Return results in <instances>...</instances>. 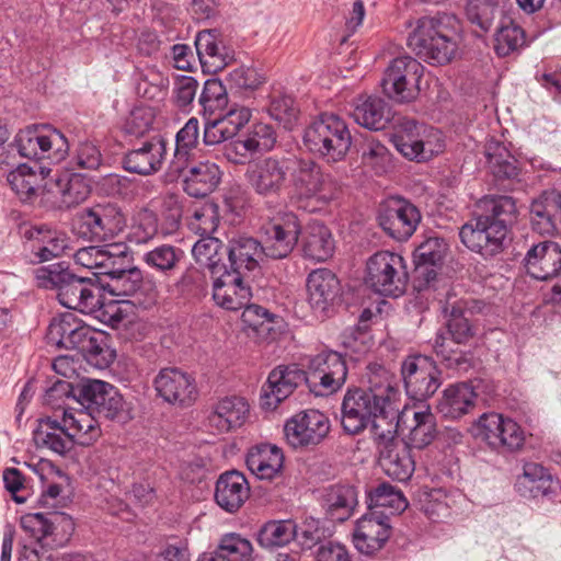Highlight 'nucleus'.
<instances>
[{"instance_id":"41","label":"nucleus","mask_w":561,"mask_h":561,"mask_svg":"<svg viewBox=\"0 0 561 561\" xmlns=\"http://www.w3.org/2000/svg\"><path fill=\"white\" fill-rule=\"evenodd\" d=\"M22 233L27 240L35 242L33 252L39 262L58 257L68 248V238L57 231L43 227L24 226L22 227Z\"/></svg>"},{"instance_id":"10","label":"nucleus","mask_w":561,"mask_h":561,"mask_svg":"<svg viewBox=\"0 0 561 561\" xmlns=\"http://www.w3.org/2000/svg\"><path fill=\"white\" fill-rule=\"evenodd\" d=\"M307 383L317 396H329L346 381L347 367L342 355L334 351H322L308 364Z\"/></svg>"},{"instance_id":"60","label":"nucleus","mask_w":561,"mask_h":561,"mask_svg":"<svg viewBox=\"0 0 561 561\" xmlns=\"http://www.w3.org/2000/svg\"><path fill=\"white\" fill-rule=\"evenodd\" d=\"M363 162L375 170L376 174H383L392 168V157L388 148L375 138L366 139L362 151Z\"/></svg>"},{"instance_id":"57","label":"nucleus","mask_w":561,"mask_h":561,"mask_svg":"<svg viewBox=\"0 0 561 561\" xmlns=\"http://www.w3.org/2000/svg\"><path fill=\"white\" fill-rule=\"evenodd\" d=\"M485 154L489 169L495 178L511 179L517 175L515 159L503 145L490 144Z\"/></svg>"},{"instance_id":"31","label":"nucleus","mask_w":561,"mask_h":561,"mask_svg":"<svg viewBox=\"0 0 561 561\" xmlns=\"http://www.w3.org/2000/svg\"><path fill=\"white\" fill-rule=\"evenodd\" d=\"M356 489L348 484H333L321 491L320 504L332 522L348 519L357 505Z\"/></svg>"},{"instance_id":"20","label":"nucleus","mask_w":561,"mask_h":561,"mask_svg":"<svg viewBox=\"0 0 561 561\" xmlns=\"http://www.w3.org/2000/svg\"><path fill=\"white\" fill-rule=\"evenodd\" d=\"M436 133L412 119H403L392 136L397 150L409 160L423 161L432 157L435 147L431 137Z\"/></svg>"},{"instance_id":"59","label":"nucleus","mask_w":561,"mask_h":561,"mask_svg":"<svg viewBox=\"0 0 561 561\" xmlns=\"http://www.w3.org/2000/svg\"><path fill=\"white\" fill-rule=\"evenodd\" d=\"M216 551L229 561H249L252 558L253 546L248 538L229 533L221 537Z\"/></svg>"},{"instance_id":"33","label":"nucleus","mask_w":561,"mask_h":561,"mask_svg":"<svg viewBox=\"0 0 561 561\" xmlns=\"http://www.w3.org/2000/svg\"><path fill=\"white\" fill-rule=\"evenodd\" d=\"M250 495L245 477L238 471L222 473L216 483L215 500L229 513L238 511Z\"/></svg>"},{"instance_id":"55","label":"nucleus","mask_w":561,"mask_h":561,"mask_svg":"<svg viewBox=\"0 0 561 561\" xmlns=\"http://www.w3.org/2000/svg\"><path fill=\"white\" fill-rule=\"evenodd\" d=\"M203 115H214L226 110L228 94L226 87L218 79H207L198 98Z\"/></svg>"},{"instance_id":"6","label":"nucleus","mask_w":561,"mask_h":561,"mask_svg":"<svg viewBox=\"0 0 561 561\" xmlns=\"http://www.w3.org/2000/svg\"><path fill=\"white\" fill-rule=\"evenodd\" d=\"M424 67L413 57L401 56L391 60L381 79L383 93L392 101L408 103L420 93Z\"/></svg>"},{"instance_id":"23","label":"nucleus","mask_w":561,"mask_h":561,"mask_svg":"<svg viewBox=\"0 0 561 561\" xmlns=\"http://www.w3.org/2000/svg\"><path fill=\"white\" fill-rule=\"evenodd\" d=\"M436 433V419L428 407L422 405L402 412V442L409 448L422 449L428 446Z\"/></svg>"},{"instance_id":"37","label":"nucleus","mask_w":561,"mask_h":561,"mask_svg":"<svg viewBox=\"0 0 561 561\" xmlns=\"http://www.w3.org/2000/svg\"><path fill=\"white\" fill-rule=\"evenodd\" d=\"M558 482L548 470L539 463L527 462L523 473L517 477L515 488L524 497L550 496L556 493Z\"/></svg>"},{"instance_id":"8","label":"nucleus","mask_w":561,"mask_h":561,"mask_svg":"<svg viewBox=\"0 0 561 561\" xmlns=\"http://www.w3.org/2000/svg\"><path fill=\"white\" fill-rule=\"evenodd\" d=\"M87 409L107 420L126 423L133 419L130 403L124 400L118 390L102 380H89L81 388Z\"/></svg>"},{"instance_id":"16","label":"nucleus","mask_w":561,"mask_h":561,"mask_svg":"<svg viewBox=\"0 0 561 561\" xmlns=\"http://www.w3.org/2000/svg\"><path fill=\"white\" fill-rule=\"evenodd\" d=\"M407 393L415 400H425L440 386L439 370L435 362L422 355L408 357L401 366Z\"/></svg>"},{"instance_id":"2","label":"nucleus","mask_w":561,"mask_h":561,"mask_svg":"<svg viewBox=\"0 0 561 561\" xmlns=\"http://www.w3.org/2000/svg\"><path fill=\"white\" fill-rule=\"evenodd\" d=\"M369 370V389H348L342 401L341 425L350 435H357L367 427L388 390L387 383L393 381L385 367L375 365Z\"/></svg>"},{"instance_id":"63","label":"nucleus","mask_w":561,"mask_h":561,"mask_svg":"<svg viewBox=\"0 0 561 561\" xmlns=\"http://www.w3.org/2000/svg\"><path fill=\"white\" fill-rule=\"evenodd\" d=\"M44 130L45 127L37 126L26 127L20 130L14 138L18 152L24 158L39 160Z\"/></svg>"},{"instance_id":"5","label":"nucleus","mask_w":561,"mask_h":561,"mask_svg":"<svg viewBox=\"0 0 561 561\" xmlns=\"http://www.w3.org/2000/svg\"><path fill=\"white\" fill-rule=\"evenodd\" d=\"M365 283L382 296L398 297L405 291L408 272L403 257L394 252L379 251L366 262Z\"/></svg>"},{"instance_id":"32","label":"nucleus","mask_w":561,"mask_h":561,"mask_svg":"<svg viewBox=\"0 0 561 561\" xmlns=\"http://www.w3.org/2000/svg\"><path fill=\"white\" fill-rule=\"evenodd\" d=\"M250 412L248 402L240 397H227L214 404L208 415L209 426L219 433H227L242 426Z\"/></svg>"},{"instance_id":"29","label":"nucleus","mask_w":561,"mask_h":561,"mask_svg":"<svg viewBox=\"0 0 561 561\" xmlns=\"http://www.w3.org/2000/svg\"><path fill=\"white\" fill-rule=\"evenodd\" d=\"M252 297L251 287L244 283L241 274L225 270L214 277L213 299L217 306L237 311L247 306Z\"/></svg>"},{"instance_id":"62","label":"nucleus","mask_w":561,"mask_h":561,"mask_svg":"<svg viewBox=\"0 0 561 561\" xmlns=\"http://www.w3.org/2000/svg\"><path fill=\"white\" fill-rule=\"evenodd\" d=\"M42 153L39 160H48L51 163H59L66 159L69 152L67 138L59 130L45 127Z\"/></svg>"},{"instance_id":"9","label":"nucleus","mask_w":561,"mask_h":561,"mask_svg":"<svg viewBox=\"0 0 561 561\" xmlns=\"http://www.w3.org/2000/svg\"><path fill=\"white\" fill-rule=\"evenodd\" d=\"M474 435L497 451L517 450L525 440L524 431L514 420L495 412L479 417Z\"/></svg>"},{"instance_id":"56","label":"nucleus","mask_w":561,"mask_h":561,"mask_svg":"<svg viewBox=\"0 0 561 561\" xmlns=\"http://www.w3.org/2000/svg\"><path fill=\"white\" fill-rule=\"evenodd\" d=\"M222 242L214 237L206 236L202 237L198 241L195 242L192 254L195 261L211 271V273H219V263L222 259Z\"/></svg>"},{"instance_id":"51","label":"nucleus","mask_w":561,"mask_h":561,"mask_svg":"<svg viewBox=\"0 0 561 561\" xmlns=\"http://www.w3.org/2000/svg\"><path fill=\"white\" fill-rule=\"evenodd\" d=\"M126 257V247L124 244L113 243L105 247H95L94 249V268L95 274L111 276L114 282L124 272L125 268L118 266V262Z\"/></svg>"},{"instance_id":"26","label":"nucleus","mask_w":561,"mask_h":561,"mask_svg":"<svg viewBox=\"0 0 561 561\" xmlns=\"http://www.w3.org/2000/svg\"><path fill=\"white\" fill-rule=\"evenodd\" d=\"M67 348L78 350L88 362L99 368L108 367L115 359V352L106 344L104 332L95 330L82 321Z\"/></svg>"},{"instance_id":"54","label":"nucleus","mask_w":561,"mask_h":561,"mask_svg":"<svg viewBox=\"0 0 561 561\" xmlns=\"http://www.w3.org/2000/svg\"><path fill=\"white\" fill-rule=\"evenodd\" d=\"M297 536V527L293 520H271L260 530L257 540L262 547L273 548L289 543Z\"/></svg>"},{"instance_id":"14","label":"nucleus","mask_w":561,"mask_h":561,"mask_svg":"<svg viewBox=\"0 0 561 561\" xmlns=\"http://www.w3.org/2000/svg\"><path fill=\"white\" fill-rule=\"evenodd\" d=\"M20 527L36 542L51 538L50 543L55 546H64L75 531L73 519L58 512L25 514L20 519Z\"/></svg>"},{"instance_id":"7","label":"nucleus","mask_w":561,"mask_h":561,"mask_svg":"<svg viewBox=\"0 0 561 561\" xmlns=\"http://www.w3.org/2000/svg\"><path fill=\"white\" fill-rule=\"evenodd\" d=\"M126 219L114 204H98L76 215L75 230L89 241H105L121 232Z\"/></svg>"},{"instance_id":"53","label":"nucleus","mask_w":561,"mask_h":561,"mask_svg":"<svg viewBox=\"0 0 561 561\" xmlns=\"http://www.w3.org/2000/svg\"><path fill=\"white\" fill-rule=\"evenodd\" d=\"M443 312L448 317V332L457 344L466 343L473 334V328L465 316L462 302L450 301V298L443 306Z\"/></svg>"},{"instance_id":"12","label":"nucleus","mask_w":561,"mask_h":561,"mask_svg":"<svg viewBox=\"0 0 561 561\" xmlns=\"http://www.w3.org/2000/svg\"><path fill=\"white\" fill-rule=\"evenodd\" d=\"M330 419L319 410L301 411L286 421L284 434L294 448H307L319 445L329 435Z\"/></svg>"},{"instance_id":"18","label":"nucleus","mask_w":561,"mask_h":561,"mask_svg":"<svg viewBox=\"0 0 561 561\" xmlns=\"http://www.w3.org/2000/svg\"><path fill=\"white\" fill-rule=\"evenodd\" d=\"M266 257L280 260L288 256L298 242L301 226L294 213L278 214L264 226Z\"/></svg>"},{"instance_id":"46","label":"nucleus","mask_w":561,"mask_h":561,"mask_svg":"<svg viewBox=\"0 0 561 561\" xmlns=\"http://www.w3.org/2000/svg\"><path fill=\"white\" fill-rule=\"evenodd\" d=\"M199 138V123L191 117L175 136V149L170 169L181 173L187 167L191 151L197 146Z\"/></svg>"},{"instance_id":"30","label":"nucleus","mask_w":561,"mask_h":561,"mask_svg":"<svg viewBox=\"0 0 561 561\" xmlns=\"http://www.w3.org/2000/svg\"><path fill=\"white\" fill-rule=\"evenodd\" d=\"M525 268L535 279L547 280L561 271V247L554 241H541L533 244L525 257Z\"/></svg>"},{"instance_id":"19","label":"nucleus","mask_w":561,"mask_h":561,"mask_svg":"<svg viewBox=\"0 0 561 561\" xmlns=\"http://www.w3.org/2000/svg\"><path fill=\"white\" fill-rule=\"evenodd\" d=\"M304 381L307 382V373L297 364L275 367L262 387L261 407L268 411L275 410Z\"/></svg>"},{"instance_id":"27","label":"nucleus","mask_w":561,"mask_h":561,"mask_svg":"<svg viewBox=\"0 0 561 561\" xmlns=\"http://www.w3.org/2000/svg\"><path fill=\"white\" fill-rule=\"evenodd\" d=\"M57 299L64 307L81 313H94L102 307L98 287L89 278L75 274L61 286Z\"/></svg>"},{"instance_id":"42","label":"nucleus","mask_w":561,"mask_h":561,"mask_svg":"<svg viewBox=\"0 0 561 561\" xmlns=\"http://www.w3.org/2000/svg\"><path fill=\"white\" fill-rule=\"evenodd\" d=\"M195 47L202 66L207 67L210 71L221 70L232 58L215 30L198 32Z\"/></svg>"},{"instance_id":"3","label":"nucleus","mask_w":561,"mask_h":561,"mask_svg":"<svg viewBox=\"0 0 561 561\" xmlns=\"http://www.w3.org/2000/svg\"><path fill=\"white\" fill-rule=\"evenodd\" d=\"M291 182L295 203L309 213L327 206L341 192V184L335 176L311 159H294Z\"/></svg>"},{"instance_id":"64","label":"nucleus","mask_w":561,"mask_h":561,"mask_svg":"<svg viewBox=\"0 0 561 561\" xmlns=\"http://www.w3.org/2000/svg\"><path fill=\"white\" fill-rule=\"evenodd\" d=\"M499 0H468L466 14L468 20L481 32H488L495 19Z\"/></svg>"},{"instance_id":"40","label":"nucleus","mask_w":561,"mask_h":561,"mask_svg":"<svg viewBox=\"0 0 561 561\" xmlns=\"http://www.w3.org/2000/svg\"><path fill=\"white\" fill-rule=\"evenodd\" d=\"M284 455L279 447L261 444L252 447L247 456V466L261 480H272L280 474Z\"/></svg>"},{"instance_id":"15","label":"nucleus","mask_w":561,"mask_h":561,"mask_svg":"<svg viewBox=\"0 0 561 561\" xmlns=\"http://www.w3.org/2000/svg\"><path fill=\"white\" fill-rule=\"evenodd\" d=\"M378 221L389 237L404 241L416 230L421 214L411 202L401 197H390L381 206Z\"/></svg>"},{"instance_id":"36","label":"nucleus","mask_w":561,"mask_h":561,"mask_svg":"<svg viewBox=\"0 0 561 561\" xmlns=\"http://www.w3.org/2000/svg\"><path fill=\"white\" fill-rule=\"evenodd\" d=\"M379 465L385 473L398 481H408L415 469L410 448L403 442H398L378 448Z\"/></svg>"},{"instance_id":"38","label":"nucleus","mask_w":561,"mask_h":561,"mask_svg":"<svg viewBox=\"0 0 561 561\" xmlns=\"http://www.w3.org/2000/svg\"><path fill=\"white\" fill-rule=\"evenodd\" d=\"M62 422L71 445H91L101 436V428L92 411L83 409H65Z\"/></svg>"},{"instance_id":"44","label":"nucleus","mask_w":561,"mask_h":561,"mask_svg":"<svg viewBox=\"0 0 561 561\" xmlns=\"http://www.w3.org/2000/svg\"><path fill=\"white\" fill-rule=\"evenodd\" d=\"M477 393L471 385L459 382L449 386L443 392L437 409L443 416L459 419L474 407Z\"/></svg>"},{"instance_id":"61","label":"nucleus","mask_w":561,"mask_h":561,"mask_svg":"<svg viewBox=\"0 0 561 561\" xmlns=\"http://www.w3.org/2000/svg\"><path fill=\"white\" fill-rule=\"evenodd\" d=\"M61 196V204L72 207L83 202L90 194V186L79 174H71L57 182Z\"/></svg>"},{"instance_id":"34","label":"nucleus","mask_w":561,"mask_h":561,"mask_svg":"<svg viewBox=\"0 0 561 561\" xmlns=\"http://www.w3.org/2000/svg\"><path fill=\"white\" fill-rule=\"evenodd\" d=\"M228 257L231 271L241 274L242 271L252 272L260 268L266 257V251L256 239L240 236L229 241Z\"/></svg>"},{"instance_id":"47","label":"nucleus","mask_w":561,"mask_h":561,"mask_svg":"<svg viewBox=\"0 0 561 561\" xmlns=\"http://www.w3.org/2000/svg\"><path fill=\"white\" fill-rule=\"evenodd\" d=\"M334 240L331 231L321 222L309 224L304 242L305 256L314 261H325L334 252Z\"/></svg>"},{"instance_id":"35","label":"nucleus","mask_w":561,"mask_h":561,"mask_svg":"<svg viewBox=\"0 0 561 561\" xmlns=\"http://www.w3.org/2000/svg\"><path fill=\"white\" fill-rule=\"evenodd\" d=\"M221 175L222 173L215 162L198 161L190 167L184 175L183 188L192 197H205L217 188Z\"/></svg>"},{"instance_id":"17","label":"nucleus","mask_w":561,"mask_h":561,"mask_svg":"<svg viewBox=\"0 0 561 561\" xmlns=\"http://www.w3.org/2000/svg\"><path fill=\"white\" fill-rule=\"evenodd\" d=\"M387 389L370 421L373 439L377 449L400 442L397 438L398 431H401L402 425V413L398 407L400 391L394 380L392 383H387Z\"/></svg>"},{"instance_id":"21","label":"nucleus","mask_w":561,"mask_h":561,"mask_svg":"<svg viewBox=\"0 0 561 561\" xmlns=\"http://www.w3.org/2000/svg\"><path fill=\"white\" fill-rule=\"evenodd\" d=\"M390 536L389 518L376 511H370L357 519L352 534L354 547L366 556L380 551Z\"/></svg>"},{"instance_id":"22","label":"nucleus","mask_w":561,"mask_h":561,"mask_svg":"<svg viewBox=\"0 0 561 561\" xmlns=\"http://www.w3.org/2000/svg\"><path fill=\"white\" fill-rule=\"evenodd\" d=\"M167 152V140L162 136H154L129 150L123 159V164L128 172L150 175L162 168Z\"/></svg>"},{"instance_id":"52","label":"nucleus","mask_w":561,"mask_h":561,"mask_svg":"<svg viewBox=\"0 0 561 561\" xmlns=\"http://www.w3.org/2000/svg\"><path fill=\"white\" fill-rule=\"evenodd\" d=\"M183 255L184 252L180 248L161 244L145 252L141 260L148 267L167 275L178 267Z\"/></svg>"},{"instance_id":"25","label":"nucleus","mask_w":561,"mask_h":561,"mask_svg":"<svg viewBox=\"0 0 561 561\" xmlns=\"http://www.w3.org/2000/svg\"><path fill=\"white\" fill-rule=\"evenodd\" d=\"M154 388L164 401L172 404H190L197 396L194 378L174 367L163 368L159 371L154 378Z\"/></svg>"},{"instance_id":"1","label":"nucleus","mask_w":561,"mask_h":561,"mask_svg":"<svg viewBox=\"0 0 561 561\" xmlns=\"http://www.w3.org/2000/svg\"><path fill=\"white\" fill-rule=\"evenodd\" d=\"M458 22L455 16L443 14L423 16L408 37V46L424 60L445 65L455 58L459 46Z\"/></svg>"},{"instance_id":"49","label":"nucleus","mask_w":561,"mask_h":561,"mask_svg":"<svg viewBox=\"0 0 561 561\" xmlns=\"http://www.w3.org/2000/svg\"><path fill=\"white\" fill-rule=\"evenodd\" d=\"M367 495L370 510L382 507L388 510L390 514H400L409 505L402 491L388 482H382L370 489Z\"/></svg>"},{"instance_id":"28","label":"nucleus","mask_w":561,"mask_h":561,"mask_svg":"<svg viewBox=\"0 0 561 561\" xmlns=\"http://www.w3.org/2000/svg\"><path fill=\"white\" fill-rule=\"evenodd\" d=\"M118 295L133 298V304L142 308L153 306L159 299V288L152 275H144L138 267L121 272L113 284Z\"/></svg>"},{"instance_id":"24","label":"nucleus","mask_w":561,"mask_h":561,"mask_svg":"<svg viewBox=\"0 0 561 561\" xmlns=\"http://www.w3.org/2000/svg\"><path fill=\"white\" fill-rule=\"evenodd\" d=\"M308 304L317 318H324L340 294V282L328 268L312 271L307 279Z\"/></svg>"},{"instance_id":"43","label":"nucleus","mask_w":561,"mask_h":561,"mask_svg":"<svg viewBox=\"0 0 561 561\" xmlns=\"http://www.w3.org/2000/svg\"><path fill=\"white\" fill-rule=\"evenodd\" d=\"M33 440L36 447L48 449L58 455H65L71 448V439L66 433L62 420L59 422L53 417L37 421L33 431Z\"/></svg>"},{"instance_id":"13","label":"nucleus","mask_w":561,"mask_h":561,"mask_svg":"<svg viewBox=\"0 0 561 561\" xmlns=\"http://www.w3.org/2000/svg\"><path fill=\"white\" fill-rule=\"evenodd\" d=\"M508 228L481 216L465 224L459 232L461 242L471 251L484 257L501 253Z\"/></svg>"},{"instance_id":"11","label":"nucleus","mask_w":561,"mask_h":561,"mask_svg":"<svg viewBox=\"0 0 561 561\" xmlns=\"http://www.w3.org/2000/svg\"><path fill=\"white\" fill-rule=\"evenodd\" d=\"M294 159L267 157L250 164L245 172L249 186L262 197H274L284 190Z\"/></svg>"},{"instance_id":"39","label":"nucleus","mask_w":561,"mask_h":561,"mask_svg":"<svg viewBox=\"0 0 561 561\" xmlns=\"http://www.w3.org/2000/svg\"><path fill=\"white\" fill-rule=\"evenodd\" d=\"M352 107L351 116L355 123L370 130L383 129L390 119L387 103L378 96L359 95Z\"/></svg>"},{"instance_id":"50","label":"nucleus","mask_w":561,"mask_h":561,"mask_svg":"<svg viewBox=\"0 0 561 561\" xmlns=\"http://www.w3.org/2000/svg\"><path fill=\"white\" fill-rule=\"evenodd\" d=\"M524 45V30L511 19L502 20L494 37V49L497 56L506 57L518 51Z\"/></svg>"},{"instance_id":"4","label":"nucleus","mask_w":561,"mask_h":561,"mask_svg":"<svg viewBox=\"0 0 561 561\" xmlns=\"http://www.w3.org/2000/svg\"><path fill=\"white\" fill-rule=\"evenodd\" d=\"M304 144L310 152L328 163H335L346 157L352 145V136L340 116L324 113L305 129Z\"/></svg>"},{"instance_id":"48","label":"nucleus","mask_w":561,"mask_h":561,"mask_svg":"<svg viewBox=\"0 0 561 561\" xmlns=\"http://www.w3.org/2000/svg\"><path fill=\"white\" fill-rule=\"evenodd\" d=\"M12 191L22 202L33 201L43 186V176L30 165L23 163L10 171L7 176Z\"/></svg>"},{"instance_id":"45","label":"nucleus","mask_w":561,"mask_h":561,"mask_svg":"<svg viewBox=\"0 0 561 561\" xmlns=\"http://www.w3.org/2000/svg\"><path fill=\"white\" fill-rule=\"evenodd\" d=\"M530 224L540 234H553L561 227V210L556 198L546 196L533 201L530 205Z\"/></svg>"},{"instance_id":"58","label":"nucleus","mask_w":561,"mask_h":561,"mask_svg":"<svg viewBox=\"0 0 561 561\" xmlns=\"http://www.w3.org/2000/svg\"><path fill=\"white\" fill-rule=\"evenodd\" d=\"M80 323L81 320L71 312H66L55 318L47 330L48 343L67 348Z\"/></svg>"}]
</instances>
